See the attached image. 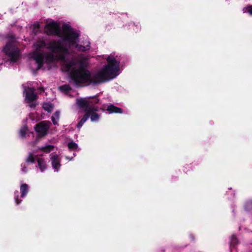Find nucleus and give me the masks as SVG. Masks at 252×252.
<instances>
[{
    "mask_svg": "<svg viewBox=\"0 0 252 252\" xmlns=\"http://www.w3.org/2000/svg\"><path fill=\"white\" fill-rule=\"evenodd\" d=\"M60 112L56 111L52 117V121L54 125L58 124L60 118Z\"/></svg>",
    "mask_w": 252,
    "mask_h": 252,
    "instance_id": "10",
    "label": "nucleus"
},
{
    "mask_svg": "<svg viewBox=\"0 0 252 252\" xmlns=\"http://www.w3.org/2000/svg\"><path fill=\"white\" fill-rule=\"evenodd\" d=\"M38 167L40 172H43L47 169V165L44 159L42 158H37V159Z\"/></svg>",
    "mask_w": 252,
    "mask_h": 252,
    "instance_id": "7",
    "label": "nucleus"
},
{
    "mask_svg": "<svg viewBox=\"0 0 252 252\" xmlns=\"http://www.w3.org/2000/svg\"><path fill=\"white\" fill-rule=\"evenodd\" d=\"M60 90L64 93H67L70 91V88L67 85H64L59 87Z\"/></svg>",
    "mask_w": 252,
    "mask_h": 252,
    "instance_id": "15",
    "label": "nucleus"
},
{
    "mask_svg": "<svg viewBox=\"0 0 252 252\" xmlns=\"http://www.w3.org/2000/svg\"><path fill=\"white\" fill-rule=\"evenodd\" d=\"M3 51L12 62H16L20 58V50L14 42L7 43L3 48Z\"/></svg>",
    "mask_w": 252,
    "mask_h": 252,
    "instance_id": "3",
    "label": "nucleus"
},
{
    "mask_svg": "<svg viewBox=\"0 0 252 252\" xmlns=\"http://www.w3.org/2000/svg\"><path fill=\"white\" fill-rule=\"evenodd\" d=\"M35 26H36L37 27V28H38V24L35 25Z\"/></svg>",
    "mask_w": 252,
    "mask_h": 252,
    "instance_id": "21",
    "label": "nucleus"
},
{
    "mask_svg": "<svg viewBox=\"0 0 252 252\" xmlns=\"http://www.w3.org/2000/svg\"><path fill=\"white\" fill-rule=\"evenodd\" d=\"M51 123L49 121H43L36 125L35 130L39 136H43L47 134Z\"/></svg>",
    "mask_w": 252,
    "mask_h": 252,
    "instance_id": "5",
    "label": "nucleus"
},
{
    "mask_svg": "<svg viewBox=\"0 0 252 252\" xmlns=\"http://www.w3.org/2000/svg\"><path fill=\"white\" fill-rule=\"evenodd\" d=\"M50 161L55 172H58L61 167V159L57 155H50Z\"/></svg>",
    "mask_w": 252,
    "mask_h": 252,
    "instance_id": "6",
    "label": "nucleus"
},
{
    "mask_svg": "<svg viewBox=\"0 0 252 252\" xmlns=\"http://www.w3.org/2000/svg\"><path fill=\"white\" fill-rule=\"evenodd\" d=\"M43 107L45 111L48 112H52L53 109V106L50 103H44L43 105Z\"/></svg>",
    "mask_w": 252,
    "mask_h": 252,
    "instance_id": "12",
    "label": "nucleus"
},
{
    "mask_svg": "<svg viewBox=\"0 0 252 252\" xmlns=\"http://www.w3.org/2000/svg\"><path fill=\"white\" fill-rule=\"evenodd\" d=\"M107 110L109 111V113H122L123 110L121 108L114 106L113 105H110L108 106Z\"/></svg>",
    "mask_w": 252,
    "mask_h": 252,
    "instance_id": "8",
    "label": "nucleus"
},
{
    "mask_svg": "<svg viewBox=\"0 0 252 252\" xmlns=\"http://www.w3.org/2000/svg\"><path fill=\"white\" fill-rule=\"evenodd\" d=\"M244 13H248L250 15H252V5H249L243 8Z\"/></svg>",
    "mask_w": 252,
    "mask_h": 252,
    "instance_id": "17",
    "label": "nucleus"
},
{
    "mask_svg": "<svg viewBox=\"0 0 252 252\" xmlns=\"http://www.w3.org/2000/svg\"><path fill=\"white\" fill-rule=\"evenodd\" d=\"M37 155H35L32 154H30L28 157L26 159L27 163H33L36 158H37Z\"/></svg>",
    "mask_w": 252,
    "mask_h": 252,
    "instance_id": "13",
    "label": "nucleus"
},
{
    "mask_svg": "<svg viewBox=\"0 0 252 252\" xmlns=\"http://www.w3.org/2000/svg\"><path fill=\"white\" fill-rule=\"evenodd\" d=\"M88 119V116H87L86 114L82 118V119L80 120V121L78 123L77 125V127L80 128L83 124L86 122V121Z\"/></svg>",
    "mask_w": 252,
    "mask_h": 252,
    "instance_id": "14",
    "label": "nucleus"
},
{
    "mask_svg": "<svg viewBox=\"0 0 252 252\" xmlns=\"http://www.w3.org/2000/svg\"><path fill=\"white\" fill-rule=\"evenodd\" d=\"M16 193H18V191H16L15 192V202L17 204H19L21 200H19L18 199V197H17V195H16Z\"/></svg>",
    "mask_w": 252,
    "mask_h": 252,
    "instance_id": "20",
    "label": "nucleus"
},
{
    "mask_svg": "<svg viewBox=\"0 0 252 252\" xmlns=\"http://www.w3.org/2000/svg\"><path fill=\"white\" fill-rule=\"evenodd\" d=\"M77 104L80 108H84L86 112V115L88 116V118L90 117L91 120L93 122H97L99 115L97 112L98 109L97 107L93 106V102L90 100V98H81L76 100Z\"/></svg>",
    "mask_w": 252,
    "mask_h": 252,
    "instance_id": "2",
    "label": "nucleus"
},
{
    "mask_svg": "<svg viewBox=\"0 0 252 252\" xmlns=\"http://www.w3.org/2000/svg\"><path fill=\"white\" fill-rule=\"evenodd\" d=\"M28 128L26 126H24L22 127L19 131L20 135L21 137H25L26 135V132L28 131Z\"/></svg>",
    "mask_w": 252,
    "mask_h": 252,
    "instance_id": "16",
    "label": "nucleus"
},
{
    "mask_svg": "<svg viewBox=\"0 0 252 252\" xmlns=\"http://www.w3.org/2000/svg\"><path fill=\"white\" fill-rule=\"evenodd\" d=\"M45 31L48 34L58 35L63 40H53L46 44L39 40L34 44L35 50L30 53L29 59L31 68L33 70L40 69L43 63H48L60 60L62 68L67 72L72 81L76 85L89 83L99 84L115 78L120 73V61L117 56L111 54L104 56L107 64L97 71L91 73L85 69V61L81 58L70 61L67 57L72 49L79 51H86L90 49V42L87 40L79 44V32L67 25L63 24L60 29L57 22L47 24Z\"/></svg>",
    "mask_w": 252,
    "mask_h": 252,
    "instance_id": "1",
    "label": "nucleus"
},
{
    "mask_svg": "<svg viewBox=\"0 0 252 252\" xmlns=\"http://www.w3.org/2000/svg\"><path fill=\"white\" fill-rule=\"evenodd\" d=\"M21 196L24 197L28 192V185L26 184H22L20 187Z\"/></svg>",
    "mask_w": 252,
    "mask_h": 252,
    "instance_id": "11",
    "label": "nucleus"
},
{
    "mask_svg": "<svg viewBox=\"0 0 252 252\" xmlns=\"http://www.w3.org/2000/svg\"><path fill=\"white\" fill-rule=\"evenodd\" d=\"M27 166H28L27 163H24L22 164V165H21L22 171L24 173H26L27 172V171H28Z\"/></svg>",
    "mask_w": 252,
    "mask_h": 252,
    "instance_id": "19",
    "label": "nucleus"
},
{
    "mask_svg": "<svg viewBox=\"0 0 252 252\" xmlns=\"http://www.w3.org/2000/svg\"><path fill=\"white\" fill-rule=\"evenodd\" d=\"M68 147L71 150H76L78 148V145L76 143L71 142L68 144Z\"/></svg>",
    "mask_w": 252,
    "mask_h": 252,
    "instance_id": "18",
    "label": "nucleus"
},
{
    "mask_svg": "<svg viewBox=\"0 0 252 252\" xmlns=\"http://www.w3.org/2000/svg\"><path fill=\"white\" fill-rule=\"evenodd\" d=\"M34 89L32 88H24V94L25 97V101L28 103L29 106L31 108H34L36 105V99H37V94L34 93Z\"/></svg>",
    "mask_w": 252,
    "mask_h": 252,
    "instance_id": "4",
    "label": "nucleus"
},
{
    "mask_svg": "<svg viewBox=\"0 0 252 252\" xmlns=\"http://www.w3.org/2000/svg\"><path fill=\"white\" fill-rule=\"evenodd\" d=\"M54 149V146L50 145H46L44 147H42L40 148V150L45 153H48L50 152L51 151H53Z\"/></svg>",
    "mask_w": 252,
    "mask_h": 252,
    "instance_id": "9",
    "label": "nucleus"
}]
</instances>
